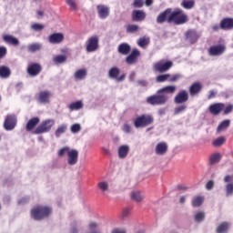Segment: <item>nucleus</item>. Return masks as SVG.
Wrapping results in <instances>:
<instances>
[{
	"mask_svg": "<svg viewBox=\"0 0 233 233\" xmlns=\"http://www.w3.org/2000/svg\"><path fill=\"white\" fill-rule=\"evenodd\" d=\"M208 112L211 116H219L223 112V116H228L233 112V105L228 104L225 106L224 103H214L208 106Z\"/></svg>",
	"mask_w": 233,
	"mask_h": 233,
	"instance_id": "obj_1",
	"label": "nucleus"
},
{
	"mask_svg": "<svg viewBox=\"0 0 233 233\" xmlns=\"http://www.w3.org/2000/svg\"><path fill=\"white\" fill-rule=\"evenodd\" d=\"M167 21L168 23H174L177 25H187V23H188V15L180 8H177L175 11H172L171 9V14L168 16Z\"/></svg>",
	"mask_w": 233,
	"mask_h": 233,
	"instance_id": "obj_2",
	"label": "nucleus"
},
{
	"mask_svg": "<svg viewBox=\"0 0 233 233\" xmlns=\"http://www.w3.org/2000/svg\"><path fill=\"white\" fill-rule=\"evenodd\" d=\"M52 214V208L46 206H36L31 209V218L35 221H41Z\"/></svg>",
	"mask_w": 233,
	"mask_h": 233,
	"instance_id": "obj_3",
	"label": "nucleus"
},
{
	"mask_svg": "<svg viewBox=\"0 0 233 233\" xmlns=\"http://www.w3.org/2000/svg\"><path fill=\"white\" fill-rule=\"evenodd\" d=\"M152 123H154V116L152 115L147 114L137 116L133 120V125L135 128H145L147 127H149V125H152Z\"/></svg>",
	"mask_w": 233,
	"mask_h": 233,
	"instance_id": "obj_4",
	"label": "nucleus"
},
{
	"mask_svg": "<svg viewBox=\"0 0 233 233\" xmlns=\"http://www.w3.org/2000/svg\"><path fill=\"white\" fill-rule=\"evenodd\" d=\"M56 125L55 119L43 120L41 124L35 129L34 134H46L52 130V127Z\"/></svg>",
	"mask_w": 233,
	"mask_h": 233,
	"instance_id": "obj_5",
	"label": "nucleus"
},
{
	"mask_svg": "<svg viewBox=\"0 0 233 233\" xmlns=\"http://www.w3.org/2000/svg\"><path fill=\"white\" fill-rule=\"evenodd\" d=\"M172 66H174V62L170 60H160L153 65V70L159 74H165V72H168Z\"/></svg>",
	"mask_w": 233,
	"mask_h": 233,
	"instance_id": "obj_6",
	"label": "nucleus"
},
{
	"mask_svg": "<svg viewBox=\"0 0 233 233\" xmlns=\"http://www.w3.org/2000/svg\"><path fill=\"white\" fill-rule=\"evenodd\" d=\"M168 101V96L167 94H157L150 96L147 98V103L148 105H153V106H159V105H165Z\"/></svg>",
	"mask_w": 233,
	"mask_h": 233,
	"instance_id": "obj_7",
	"label": "nucleus"
},
{
	"mask_svg": "<svg viewBox=\"0 0 233 233\" xmlns=\"http://www.w3.org/2000/svg\"><path fill=\"white\" fill-rule=\"evenodd\" d=\"M208 52V56L212 57H219V56H223V54L227 52V46L225 44L211 46Z\"/></svg>",
	"mask_w": 233,
	"mask_h": 233,
	"instance_id": "obj_8",
	"label": "nucleus"
},
{
	"mask_svg": "<svg viewBox=\"0 0 233 233\" xmlns=\"http://www.w3.org/2000/svg\"><path fill=\"white\" fill-rule=\"evenodd\" d=\"M120 74L121 70L119 69V67L114 66L109 69L108 77H110V79H115L116 83H122V81L127 79V74H122L121 76H119Z\"/></svg>",
	"mask_w": 233,
	"mask_h": 233,
	"instance_id": "obj_9",
	"label": "nucleus"
},
{
	"mask_svg": "<svg viewBox=\"0 0 233 233\" xmlns=\"http://www.w3.org/2000/svg\"><path fill=\"white\" fill-rule=\"evenodd\" d=\"M42 70L43 66H41V64L39 63H31L26 68V72L30 77H37Z\"/></svg>",
	"mask_w": 233,
	"mask_h": 233,
	"instance_id": "obj_10",
	"label": "nucleus"
},
{
	"mask_svg": "<svg viewBox=\"0 0 233 233\" xmlns=\"http://www.w3.org/2000/svg\"><path fill=\"white\" fill-rule=\"evenodd\" d=\"M99 48V36H90L86 41V52H96Z\"/></svg>",
	"mask_w": 233,
	"mask_h": 233,
	"instance_id": "obj_11",
	"label": "nucleus"
},
{
	"mask_svg": "<svg viewBox=\"0 0 233 233\" xmlns=\"http://www.w3.org/2000/svg\"><path fill=\"white\" fill-rule=\"evenodd\" d=\"M185 37L187 43H189L190 45H196L201 35L198 34V31H196V29H188L185 33Z\"/></svg>",
	"mask_w": 233,
	"mask_h": 233,
	"instance_id": "obj_12",
	"label": "nucleus"
},
{
	"mask_svg": "<svg viewBox=\"0 0 233 233\" xmlns=\"http://www.w3.org/2000/svg\"><path fill=\"white\" fill-rule=\"evenodd\" d=\"M16 125L17 118L15 115H7L4 122V128L7 131L14 130Z\"/></svg>",
	"mask_w": 233,
	"mask_h": 233,
	"instance_id": "obj_13",
	"label": "nucleus"
},
{
	"mask_svg": "<svg viewBox=\"0 0 233 233\" xmlns=\"http://www.w3.org/2000/svg\"><path fill=\"white\" fill-rule=\"evenodd\" d=\"M139 57H141V51H139L137 48H134L131 53L126 57V63L127 65H136Z\"/></svg>",
	"mask_w": 233,
	"mask_h": 233,
	"instance_id": "obj_14",
	"label": "nucleus"
},
{
	"mask_svg": "<svg viewBox=\"0 0 233 233\" xmlns=\"http://www.w3.org/2000/svg\"><path fill=\"white\" fill-rule=\"evenodd\" d=\"M189 96H188V92L185 89L180 90L174 98V103L176 105H183V103H187L188 101Z\"/></svg>",
	"mask_w": 233,
	"mask_h": 233,
	"instance_id": "obj_15",
	"label": "nucleus"
},
{
	"mask_svg": "<svg viewBox=\"0 0 233 233\" xmlns=\"http://www.w3.org/2000/svg\"><path fill=\"white\" fill-rule=\"evenodd\" d=\"M79 159V151L77 149H69L67 152V163L68 165H76Z\"/></svg>",
	"mask_w": 233,
	"mask_h": 233,
	"instance_id": "obj_16",
	"label": "nucleus"
},
{
	"mask_svg": "<svg viewBox=\"0 0 233 233\" xmlns=\"http://www.w3.org/2000/svg\"><path fill=\"white\" fill-rule=\"evenodd\" d=\"M96 10L98 14V17L100 19H106L108 15H110V7L105 5H96Z\"/></svg>",
	"mask_w": 233,
	"mask_h": 233,
	"instance_id": "obj_17",
	"label": "nucleus"
},
{
	"mask_svg": "<svg viewBox=\"0 0 233 233\" xmlns=\"http://www.w3.org/2000/svg\"><path fill=\"white\" fill-rule=\"evenodd\" d=\"M157 156H165L168 152V144L167 142H159L155 147Z\"/></svg>",
	"mask_w": 233,
	"mask_h": 233,
	"instance_id": "obj_18",
	"label": "nucleus"
},
{
	"mask_svg": "<svg viewBox=\"0 0 233 233\" xmlns=\"http://www.w3.org/2000/svg\"><path fill=\"white\" fill-rule=\"evenodd\" d=\"M172 12V8H167L162 13H160L157 17V23L158 25H163V23H168V17Z\"/></svg>",
	"mask_w": 233,
	"mask_h": 233,
	"instance_id": "obj_19",
	"label": "nucleus"
},
{
	"mask_svg": "<svg viewBox=\"0 0 233 233\" xmlns=\"http://www.w3.org/2000/svg\"><path fill=\"white\" fill-rule=\"evenodd\" d=\"M132 21L136 23H139L141 21H145L147 19V13L143 10H134L131 15Z\"/></svg>",
	"mask_w": 233,
	"mask_h": 233,
	"instance_id": "obj_20",
	"label": "nucleus"
},
{
	"mask_svg": "<svg viewBox=\"0 0 233 233\" xmlns=\"http://www.w3.org/2000/svg\"><path fill=\"white\" fill-rule=\"evenodd\" d=\"M220 30H233V18H223L220 21Z\"/></svg>",
	"mask_w": 233,
	"mask_h": 233,
	"instance_id": "obj_21",
	"label": "nucleus"
},
{
	"mask_svg": "<svg viewBox=\"0 0 233 233\" xmlns=\"http://www.w3.org/2000/svg\"><path fill=\"white\" fill-rule=\"evenodd\" d=\"M65 39V35L61 33H54L49 35V43L52 45H59V43H63Z\"/></svg>",
	"mask_w": 233,
	"mask_h": 233,
	"instance_id": "obj_22",
	"label": "nucleus"
},
{
	"mask_svg": "<svg viewBox=\"0 0 233 233\" xmlns=\"http://www.w3.org/2000/svg\"><path fill=\"white\" fill-rule=\"evenodd\" d=\"M201 90H203V85H201V83L199 82L193 83L189 86V94L191 97H194V96H198V94H199Z\"/></svg>",
	"mask_w": 233,
	"mask_h": 233,
	"instance_id": "obj_23",
	"label": "nucleus"
},
{
	"mask_svg": "<svg viewBox=\"0 0 233 233\" xmlns=\"http://www.w3.org/2000/svg\"><path fill=\"white\" fill-rule=\"evenodd\" d=\"M131 50L132 47L127 43H122L117 47V52L118 54H121V56H128Z\"/></svg>",
	"mask_w": 233,
	"mask_h": 233,
	"instance_id": "obj_24",
	"label": "nucleus"
},
{
	"mask_svg": "<svg viewBox=\"0 0 233 233\" xmlns=\"http://www.w3.org/2000/svg\"><path fill=\"white\" fill-rule=\"evenodd\" d=\"M41 119L39 118V116H35L31 119L28 120V122L26 123L25 128L28 132H30V130H34L36 127V125H39Z\"/></svg>",
	"mask_w": 233,
	"mask_h": 233,
	"instance_id": "obj_25",
	"label": "nucleus"
},
{
	"mask_svg": "<svg viewBox=\"0 0 233 233\" xmlns=\"http://www.w3.org/2000/svg\"><path fill=\"white\" fill-rule=\"evenodd\" d=\"M37 101L38 103H43V104H46V103H50V93L49 91H41L38 94V97H37Z\"/></svg>",
	"mask_w": 233,
	"mask_h": 233,
	"instance_id": "obj_26",
	"label": "nucleus"
},
{
	"mask_svg": "<svg viewBox=\"0 0 233 233\" xmlns=\"http://www.w3.org/2000/svg\"><path fill=\"white\" fill-rule=\"evenodd\" d=\"M3 40L5 43H7V45H13V46H19V39L15 38L12 35H5L3 36Z\"/></svg>",
	"mask_w": 233,
	"mask_h": 233,
	"instance_id": "obj_27",
	"label": "nucleus"
},
{
	"mask_svg": "<svg viewBox=\"0 0 233 233\" xmlns=\"http://www.w3.org/2000/svg\"><path fill=\"white\" fill-rule=\"evenodd\" d=\"M177 90L176 86H166L157 90V94H174Z\"/></svg>",
	"mask_w": 233,
	"mask_h": 233,
	"instance_id": "obj_28",
	"label": "nucleus"
},
{
	"mask_svg": "<svg viewBox=\"0 0 233 233\" xmlns=\"http://www.w3.org/2000/svg\"><path fill=\"white\" fill-rule=\"evenodd\" d=\"M12 71L10 70V67L6 66H0V77H2V79H7V77H10Z\"/></svg>",
	"mask_w": 233,
	"mask_h": 233,
	"instance_id": "obj_29",
	"label": "nucleus"
},
{
	"mask_svg": "<svg viewBox=\"0 0 233 233\" xmlns=\"http://www.w3.org/2000/svg\"><path fill=\"white\" fill-rule=\"evenodd\" d=\"M129 151H130V147L128 146H121L118 148V157L120 159H125V157L128 156Z\"/></svg>",
	"mask_w": 233,
	"mask_h": 233,
	"instance_id": "obj_30",
	"label": "nucleus"
},
{
	"mask_svg": "<svg viewBox=\"0 0 233 233\" xmlns=\"http://www.w3.org/2000/svg\"><path fill=\"white\" fill-rule=\"evenodd\" d=\"M131 199H133V201H137V203H141V201L145 199V195L140 191H133L131 193Z\"/></svg>",
	"mask_w": 233,
	"mask_h": 233,
	"instance_id": "obj_31",
	"label": "nucleus"
},
{
	"mask_svg": "<svg viewBox=\"0 0 233 233\" xmlns=\"http://www.w3.org/2000/svg\"><path fill=\"white\" fill-rule=\"evenodd\" d=\"M230 127V119L223 120L217 127V132L219 134Z\"/></svg>",
	"mask_w": 233,
	"mask_h": 233,
	"instance_id": "obj_32",
	"label": "nucleus"
},
{
	"mask_svg": "<svg viewBox=\"0 0 233 233\" xmlns=\"http://www.w3.org/2000/svg\"><path fill=\"white\" fill-rule=\"evenodd\" d=\"M43 48V46L39 43H33L27 46V52H30L31 54H34L35 52H39Z\"/></svg>",
	"mask_w": 233,
	"mask_h": 233,
	"instance_id": "obj_33",
	"label": "nucleus"
},
{
	"mask_svg": "<svg viewBox=\"0 0 233 233\" xmlns=\"http://www.w3.org/2000/svg\"><path fill=\"white\" fill-rule=\"evenodd\" d=\"M196 5V2L194 0H183L180 4L182 8H185V10H192Z\"/></svg>",
	"mask_w": 233,
	"mask_h": 233,
	"instance_id": "obj_34",
	"label": "nucleus"
},
{
	"mask_svg": "<svg viewBox=\"0 0 233 233\" xmlns=\"http://www.w3.org/2000/svg\"><path fill=\"white\" fill-rule=\"evenodd\" d=\"M84 105H83V101L78 100L76 102L71 103L68 106V108L71 112H74V110H81V108H83Z\"/></svg>",
	"mask_w": 233,
	"mask_h": 233,
	"instance_id": "obj_35",
	"label": "nucleus"
},
{
	"mask_svg": "<svg viewBox=\"0 0 233 233\" xmlns=\"http://www.w3.org/2000/svg\"><path fill=\"white\" fill-rule=\"evenodd\" d=\"M137 44L140 48H145V46H148V45H150V37L142 36L137 40Z\"/></svg>",
	"mask_w": 233,
	"mask_h": 233,
	"instance_id": "obj_36",
	"label": "nucleus"
},
{
	"mask_svg": "<svg viewBox=\"0 0 233 233\" xmlns=\"http://www.w3.org/2000/svg\"><path fill=\"white\" fill-rule=\"evenodd\" d=\"M205 201V198L201 196H197L192 198V207H201L203 205V202Z\"/></svg>",
	"mask_w": 233,
	"mask_h": 233,
	"instance_id": "obj_37",
	"label": "nucleus"
},
{
	"mask_svg": "<svg viewBox=\"0 0 233 233\" xmlns=\"http://www.w3.org/2000/svg\"><path fill=\"white\" fill-rule=\"evenodd\" d=\"M221 161V154L214 153L209 157V165H216Z\"/></svg>",
	"mask_w": 233,
	"mask_h": 233,
	"instance_id": "obj_38",
	"label": "nucleus"
},
{
	"mask_svg": "<svg viewBox=\"0 0 233 233\" xmlns=\"http://www.w3.org/2000/svg\"><path fill=\"white\" fill-rule=\"evenodd\" d=\"M228 222H222L217 228V233H225L228 231Z\"/></svg>",
	"mask_w": 233,
	"mask_h": 233,
	"instance_id": "obj_39",
	"label": "nucleus"
},
{
	"mask_svg": "<svg viewBox=\"0 0 233 233\" xmlns=\"http://www.w3.org/2000/svg\"><path fill=\"white\" fill-rule=\"evenodd\" d=\"M66 128H68V126L66 124L59 126L55 132L56 137H60L61 134H65L66 132Z\"/></svg>",
	"mask_w": 233,
	"mask_h": 233,
	"instance_id": "obj_40",
	"label": "nucleus"
},
{
	"mask_svg": "<svg viewBox=\"0 0 233 233\" xmlns=\"http://www.w3.org/2000/svg\"><path fill=\"white\" fill-rule=\"evenodd\" d=\"M86 77V69H79L75 73V79L82 80Z\"/></svg>",
	"mask_w": 233,
	"mask_h": 233,
	"instance_id": "obj_41",
	"label": "nucleus"
},
{
	"mask_svg": "<svg viewBox=\"0 0 233 233\" xmlns=\"http://www.w3.org/2000/svg\"><path fill=\"white\" fill-rule=\"evenodd\" d=\"M127 34H136V33L139 32V25H134V24L127 25Z\"/></svg>",
	"mask_w": 233,
	"mask_h": 233,
	"instance_id": "obj_42",
	"label": "nucleus"
},
{
	"mask_svg": "<svg viewBox=\"0 0 233 233\" xmlns=\"http://www.w3.org/2000/svg\"><path fill=\"white\" fill-rule=\"evenodd\" d=\"M53 61H54V63H56V65H61V64L66 62V56H65V55H58V56H56L53 58Z\"/></svg>",
	"mask_w": 233,
	"mask_h": 233,
	"instance_id": "obj_43",
	"label": "nucleus"
},
{
	"mask_svg": "<svg viewBox=\"0 0 233 233\" xmlns=\"http://www.w3.org/2000/svg\"><path fill=\"white\" fill-rule=\"evenodd\" d=\"M187 106L186 104H181L180 106H177L174 109V116H178V114H182V112H185L187 110Z\"/></svg>",
	"mask_w": 233,
	"mask_h": 233,
	"instance_id": "obj_44",
	"label": "nucleus"
},
{
	"mask_svg": "<svg viewBox=\"0 0 233 233\" xmlns=\"http://www.w3.org/2000/svg\"><path fill=\"white\" fill-rule=\"evenodd\" d=\"M226 141L227 139L225 138V137H219L213 141V146L222 147V145H225Z\"/></svg>",
	"mask_w": 233,
	"mask_h": 233,
	"instance_id": "obj_45",
	"label": "nucleus"
},
{
	"mask_svg": "<svg viewBox=\"0 0 233 233\" xmlns=\"http://www.w3.org/2000/svg\"><path fill=\"white\" fill-rule=\"evenodd\" d=\"M31 29H33L34 32H42V30H45V25L34 23L31 25Z\"/></svg>",
	"mask_w": 233,
	"mask_h": 233,
	"instance_id": "obj_46",
	"label": "nucleus"
},
{
	"mask_svg": "<svg viewBox=\"0 0 233 233\" xmlns=\"http://www.w3.org/2000/svg\"><path fill=\"white\" fill-rule=\"evenodd\" d=\"M170 79V74H165L157 76L156 78L157 83H165V81H168Z\"/></svg>",
	"mask_w": 233,
	"mask_h": 233,
	"instance_id": "obj_47",
	"label": "nucleus"
},
{
	"mask_svg": "<svg viewBox=\"0 0 233 233\" xmlns=\"http://www.w3.org/2000/svg\"><path fill=\"white\" fill-rule=\"evenodd\" d=\"M203 219H205V212L198 211V213H196L195 221H197L198 223H201V221H203Z\"/></svg>",
	"mask_w": 233,
	"mask_h": 233,
	"instance_id": "obj_48",
	"label": "nucleus"
},
{
	"mask_svg": "<svg viewBox=\"0 0 233 233\" xmlns=\"http://www.w3.org/2000/svg\"><path fill=\"white\" fill-rule=\"evenodd\" d=\"M181 77H183L181 74H175L173 76H170V77L168 78V81L169 83H176L177 81H179Z\"/></svg>",
	"mask_w": 233,
	"mask_h": 233,
	"instance_id": "obj_49",
	"label": "nucleus"
},
{
	"mask_svg": "<svg viewBox=\"0 0 233 233\" xmlns=\"http://www.w3.org/2000/svg\"><path fill=\"white\" fill-rule=\"evenodd\" d=\"M66 3L68 5V6H70L71 10H77L76 0H66Z\"/></svg>",
	"mask_w": 233,
	"mask_h": 233,
	"instance_id": "obj_50",
	"label": "nucleus"
},
{
	"mask_svg": "<svg viewBox=\"0 0 233 233\" xmlns=\"http://www.w3.org/2000/svg\"><path fill=\"white\" fill-rule=\"evenodd\" d=\"M81 131V125L79 124H74L72 127H71V132L73 134H77V132H80Z\"/></svg>",
	"mask_w": 233,
	"mask_h": 233,
	"instance_id": "obj_51",
	"label": "nucleus"
},
{
	"mask_svg": "<svg viewBox=\"0 0 233 233\" xmlns=\"http://www.w3.org/2000/svg\"><path fill=\"white\" fill-rule=\"evenodd\" d=\"M227 196H232L233 194V183H229L226 186Z\"/></svg>",
	"mask_w": 233,
	"mask_h": 233,
	"instance_id": "obj_52",
	"label": "nucleus"
},
{
	"mask_svg": "<svg viewBox=\"0 0 233 233\" xmlns=\"http://www.w3.org/2000/svg\"><path fill=\"white\" fill-rule=\"evenodd\" d=\"M66 152V154H68V152H70V147H63L60 150H58V157H63V156H65Z\"/></svg>",
	"mask_w": 233,
	"mask_h": 233,
	"instance_id": "obj_53",
	"label": "nucleus"
},
{
	"mask_svg": "<svg viewBox=\"0 0 233 233\" xmlns=\"http://www.w3.org/2000/svg\"><path fill=\"white\" fill-rule=\"evenodd\" d=\"M98 187L103 192H106V190H108V183H106V182H100V183H98Z\"/></svg>",
	"mask_w": 233,
	"mask_h": 233,
	"instance_id": "obj_54",
	"label": "nucleus"
},
{
	"mask_svg": "<svg viewBox=\"0 0 233 233\" xmlns=\"http://www.w3.org/2000/svg\"><path fill=\"white\" fill-rule=\"evenodd\" d=\"M135 8H143V0H135L133 3Z\"/></svg>",
	"mask_w": 233,
	"mask_h": 233,
	"instance_id": "obj_55",
	"label": "nucleus"
},
{
	"mask_svg": "<svg viewBox=\"0 0 233 233\" xmlns=\"http://www.w3.org/2000/svg\"><path fill=\"white\" fill-rule=\"evenodd\" d=\"M8 50L5 46H0V59H3L6 56Z\"/></svg>",
	"mask_w": 233,
	"mask_h": 233,
	"instance_id": "obj_56",
	"label": "nucleus"
},
{
	"mask_svg": "<svg viewBox=\"0 0 233 233\" xmlns=\"http://www.w3.org/2000/svg\"><path fill=\"white\" fill-rule=\"evenodd\" d=\"M123 131L126 132V134H130V132H132V127L128 124H124Z\"/></svg>",
	"mask_w": 233,
	"mask_h": 233,
	"instance_id": "obj_57",
	"label": "nucleus"
},
{
	"mask_svg": "<svg viewBox=\"0 0 233 233\" xmlns=\"http://www.w3.org/2000/svg\"><path fill=\"white\" fill-rule=\"evenodd\" d=\"M131 212H132V209H130V208H124L123 213H122L123 218H127V217L130 216Z\"/></svg>",
	"mask_w": 233,
	"mask_h": 233,
	"instance_id": "obj_58",
	"label": "nucleus"
},
{
	"mask_svg": "<svg viewBox=\"0 0 233 233\" xmlns=\"http://www.w3.org/2000/svg\"><path fill=\"white\" fill-rule=\"evenodd\" d=\"M207 190H212L214 188V180H209L206 184Z\"/></svg>",
	"mask_w": 233,
	"mask_h": 233,
	"instance_id": "obj_59",
	"label": "nucleus"
},
{
	"mask_svg": "<svg viewBox=\"0 0 233 233\" xmlns=\"http://www.w3.org/2000/svg\"><path fill=\"white\" fill-rule=\"evenodd\" d=\"M224 182L225 183H232L233 182V175H227L224 177Z\"/></svg>",
	"mask_w": 233,
	"mask_h": 233,
	"instance_id": "obj_60",
	"label": "nucleus"
},
{
	"mask_svg": "<svg viewBox=\"0 0 233 233\" xmlns=\"http://www.w3.org/2000/svg\"><path fill=\"white\" fill-rule=\"evenodd\" d=\"M29 201V198L25 197V198H22L18 200V205H26V203H28Z\"/></svg>",
	"mask_w": 233,
	"mask_h": 233,
	"instance_id": "obj_61",
	"label": "nucleus"
},
{
	"mask_svg": "<svg viewBox=\"0 0 233 233\" xmlns=\"http://www.w3.org/2000/svg\"><path fill=\"white\" fill-rule=\"evenodd\" d=\"M96 228H97V223H96V222H90V223H89V229H90V230H94V229H96Z\"/></svg>",
	"mask_w": 233,
	"mask_h": 233,
	"instance_id": "obj_62",
	"label": "nucleus"
},
{
	"mask_svg": "<svg viewBox=\"0 0 233 233\" xmlns=\"http://www.w3.org/2000/svg\"><path fill=\"white\" fill-rule=\"evenodd\" d=\"M137 85H139L140 86H147L148 85V82H147L146 80H138Z\"/></svg>",
	"mask_w": 233,
	"mask_h": 233,
	"instance_id": "obj_63",
	"label": "nucleus"
},
{
	"mask_svg": "<svg viewBox=\"0 0 233 233\" xmlns=\"http://www.w3.org/2000/svg\"><path fill=\"white\" fill-rule=\"evenodd\" d=\"M214 97H216V92L214 91H209V95L208 96V99H214Z\"/></svg>",
	"mask_w": 233,
	"mask_h": 233,
	"instance_id": "obj_64",
	"label": "nucleus"
}]
</instances>
